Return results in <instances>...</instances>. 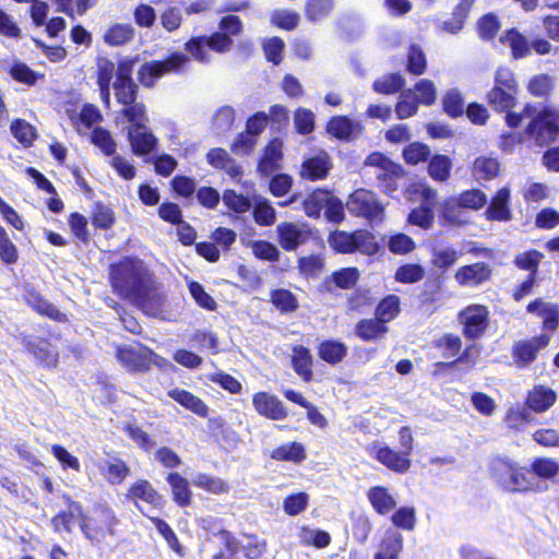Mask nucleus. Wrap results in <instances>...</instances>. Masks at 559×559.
Returning a JSON list of instances; mask_svg holds the SVG:
<instances>
[{"label": "nucleus", "instance_id": "nucleus-33", "mask_svg": "<svg viewBox=\"0 0 559 559\" xmlns=\"http://www.w3.org/2000/svg\"><path fill=\"white\" fill-rule=\"evenodd\" d=\"M165 479L170 488L173 501L180 508L189 507L192 503L189 480L178 472H169Z\"/></svg>", "mask_w": 559, "mask_h": 559}, {"label": "nucleus", "instance_id": "nucleus-18", "mask_svg": "<svg viewBox=\"0 0 559 559\" xmlns=\"http://www.w3.org/2000/svg\"><path fill=\"white\" fill-rule=\"evenodd\" d=\"M124 498L139 508V502L160 509L165 504L163 495L145 478H139L128 487Z\"/></svg>", "mask_w": 559, "mask_h": 559}, {"label": "nucleus", "instance_id": "nucleus-35", "mask_svg": "<svg viewBox=\"0 0 559 559\" xmlns=\"http://www.w3.org/2000/svg\"><path fill=\"white\" fill-rule=\"evenodd\" d=\"M404 539L401 533L388 530L382 537L379 549L373 559H400L403 551Z\"/></svg>", "mask_w": 559, "mask_h": 559}, {"label": "nucleus", "instance_id": "nucleus-15", "mask_svg": "<svg viewBox=\"0 0 559 559\" xmlns=\"http://www.w3.org/2000/svg\"><path fill=\"white\" fill-rule=\"evenodd\" d=\"M115 355L119 364L131 373H144L152 367L154 352L147 346L135 349L132 346L117 345Z\"/></svg>", "mask_w": 559, "mask_h": 559}, {"label": "nucleus", "instance_id": "nucleus-27", "mask_svg": "<svg viewBox=\"0 0 559 559\" xmlns=\"http://www.w3.org/2000/svg\"><path fill=\"white\" fill-rule=\"evenodd\" d=\"M207 164L217 170L225 171L230 178L237 179L242 176L241 166L223 147H213L205 155Z\"/></svg>", "mask_w": 559, "mask_h": 559}, {"label": "nucleus", "instance_id": "nucleus-9", "mask_svg": "<svg viewBox=\"0 0 559 559\" xmlns=\"http://www.w3.org/2000/svg\"><path fill=\"white\" fill-rule=\"evenodd\" d=\"M366 165L378 168L376 174L378 187L385 195L394 198L395 193L402 190L407 173L401 164L393 162L381 152H373L368 155Z\"/></svg>", "mask_w": 559, "mask_h": 559}, {"label": "nucleus", "instance_id": "nucleus-3", "mask_svg": "<svg viewBox=\"0 0 559 559\" xmlns=\"http://www.w3.org/2000/svg\"><path fill=\"white\" fill-rule=\"evenodd\" d=\"M218 27L221 31L213 32L211 35L192 36L185 43V51L200 63L211 61L209 50L218 55L230 51L234 47L233 36L242 33V22L238 15L228 14L219 20Z\"/></svg>", "mask_w": 559, "mask_h": 559}, {"label": "nucleus", "instance_id": "nucleus-25", "mask_svg": "<svg viewBox=\"0 0 559 559\" xmlns=\"http://www.w3.org/2000/svg\"><path fill=\"white\" fill-rule=\"evenodd\" d=\"M331 169V158L326 152H322L319 155L306 158L300 166L299 175L302 179L319 181L324 180Z\"/></svg>", "mask_w": 559, "mask_h": 559}, {"label": "nucleus", "instance_id": "nucleus-20", "mask_svg": "<svg viewBox=\"0 0 559 559\" xmlns=\"http://www.w3.org/2000/svg\"><path fill=\"white\" fill-rule=\"evenodd\" d=\"M252 406L261 417L270 420H284L288 416L284 403L266 391H259L252 395Z\"/></svg>", "mask_w": 559, "mask_h": 559}, {"label": "nucleus", "instance_id": "nucleus-7", "mask_svg": "<svg viewBox=\"0 0 559 559\" xmlns=\"http://www.w3.org/2000/svg\"><path fill=\"white\" fill-rule=\"evenodd\" d=\"M329 247L338 254H353L360 252L372 257L380 251L377 237L368 229L358 228L353 231L335 229L326 238Z\"/></svg>", "mask_w": 559, "mask_h": 559}, {"label": "nucleus", "instance_id": "nucleus-51", "mask_svg": "<svg viewBox=\"0 0 559 559\" xmlns=\"http://www.w3.org/2000/svg\"><path fill=\"white\" fill-rule=\"evenodd\" d=\"M441 103L442 109L449 118L456 119L464 115V96L457 88L448 90L442 95Z\"/></svg>", "mask_w": 559, "mask_h": 559}, {"label": "nucleus", "instance_id": "nucleus-41", "mask_svg": "<svg viewBox=\"0 0 559 559\" xmlns=\"http://www.w3.org/2000/svg\"><path fill=\"white\" fill-rule=\"evenodd\" d=\"M120 115L130 123L129 130H144L148 121L146 106L142 102L134 100L133 104L122 105Z\"/></svg>", "mask_w": 559, "mask_h": 559}, {"label": "nucleus", "instance_id": "nucleus-56", "mask_svg": "<svg viewBox=\"0 0 559 559\" xmlns=\"http://www.w3.org/2000/svg\"><path fill=\"white\" fill-rule=\"evenodd\" d=\"M193 484L195 487L212 495H224L230 490V485L227 480L206 473L198 474L193 479Z\"/></svg>", "mask_w": 559, "mask_h": 559}, {"label": "nucleus", "instance_id": "nucleus-42", "mask_svg": "<svg viewBox=\"0 0 559 559\" xmlns=\"http://www.w3.org/2000/svg\"><path fill=\"white\" fill-rule=\"evenodd\" d=\"M270 457L278 462L298 464L306 460V450L301 443L293 441L274 448L270 453Z\"/></svg>", "mask_w": 559, "mask_h": 559}, {"label": "nucleus", "instance_id": "nucleus-64", "mask_svg": "<svg viewBox=\"0 0 559 559\" xmlns=\"http://www.w3.org/2000/svg\"><path fill=\"white\" fill-rule=\"evenodd\" d=\"M390 520L396 528L411 532L416 526V509L411 506L395 508Z\"/></svg>", "mask_w": 559, "mask_h": 559}, {"label": "nucleus", "instance_id": "nucleus-30", "mask_svg": "<svg viewBox=\"0 0 559 559\" xmlns=\"http://www.w3.org/2000/svg\"><path fill=\"white\" fill-rule=\"evenodd\" d=\"M283 142L280 138H274L264 146L261 157L258 162V170L263 175H271L281 168L283 158Z\"/></svg>", "mask_w": 559, "mask_h": 559}, {"label": "nucleus", "instance_id": "nucleus-36", "mask_svg": "<svg viewBox=\"0 0 559 559\" xmlns=\"http://www.w3.org/2000/svg\"><path fill=\"white\" fill-rule=\"evenodd\" d=\"M499 41L510 47L513 59H523L531 52L528 39L516 27L504 31Z\"/></svg>", "mask_w": 559, "mask_h": 559}, {"label": "nucleus", "instance_id": "nucleus-50", "mask_svg": "<svg viewBox=\"0 0 559 559\" xmlns=\"http://www.w3.org/2000/svg\"><path fill=\"white\" fill-rule=\"evenodd\" d=\"M299 543L301 546H313L318 549L326 548L331 542V535L324 530H312L308 526H301L298 532Z\"/></svg>", "mask_w": 559, "mask_h": 559}, {"label": "nucleus", "instance_id": "nucleus-47", "mask_svg": "<svg viewBox=\"0 0 559 559\" xmlns=\"http://www.w3.org/2000/svg\"><path fill=\"white\" fill-rule=\"evenodd\" d=\"M401 311V298L397 295L390 294L378 301L374 316L388 324L397 318Z\"/></svg>", "mask_w": 559, "mask_h": 559}, {"label": "nucleus", "instance_id": "nucleus-16", "mask_svg": "<svg viewBox=\"0 0 559 559\" xmlns=\"http://www.w3.org/2000/svg\"><path fill=\"white\" fill-rule=\"evenodd\" d=\"M21 343L24 349L31 354L37 362L48 369H55L59 364V352L47 337L22 336Z\"/></svg>", "mask_w": 559, "mask_h": 559}, {"label": "nucleus", "instance_id": "nucleus-12", "mask_svg": "<svg viewBox=\"0 0 559 559\" xmlns=\"http://www.w3.org/2000/svg\"><path fill=\"white\" fill-rule=\"evenodd\" d=\"M136 59L124 57L117 63L116 78L112 82L115 97L118 104H133L138 100L139 85L133 80V69Z\"/></svg>", "mask_w": 559, "mask_h": 559}, {"label": "nucleus", "instance_id": "nucleus-54", "mask_svg": "<svg viewBox=\"0 0 559 559\" xmlns=\"http://www.w3.org/2000/svg\"><path fill=\"white\" fill-rule=\"evenodd\" d=\"M405 70L414 76L423 75L427 71L426 53L419 45L412 44L408 46Z\"/></svg>", "mask_w": 559, "mask_h": 559}, {"label": "nucleus", "instance_id": "nucleus-29", "mask_svg": "<svg viewBox=\"0 0 559 559\" xmlns=\"http://www.w3.org/2000/svg\"><path fill=\"white\" fill-rule=\"evenodd\" d=\"M366 496L368 502L378 515L386 516L396 508V500L385 486H372L367 490Z\"/></svg>", "mask_w": 559, "mask_h": 559}, {"label": "nucleus", "instance_id": "nucleus-26", "mask_svg": "<svg viewBox=\"0 0 559 559\" xmlns=\"http://www.w3.org/2000/svg\"><path fill=\"white\" fill-rule=\"evenodd\" d=\"M277 241L283 250L295 251L309 238V233L300 229L295 223L283 222L276 227Z\"/></svg>", "mask_w": 559, "mask_h": 559}, {"label": "nucleus", "instance_id": "nucleus-40", "mask_svg": "<svg viewBox=\"0 0 559 559\" xmlns=\"http://www.w3.org/2000/svg\"><path fill=\"white\" fill-rule=\"evenodd\" d=\"M99 471L111 485H121L131 474L129 464L120 457L107 461L103 466H99Z\"/></svg>", "mask_w": 559, "mask_h": 559}, {"label": "nucleus", "instance_id": "nucleus-59", "mask_svg": "<svg viewBox=\"0 0 559 559\" xmlns=\"http://www.w3.org/2000/svg\"><path fill=\"white\" fill-rule=\"evenodd\" d=\"M545 258L544 253L537 249H530L514 257L513 264L528 274L537 276L539 264Z\"/></svg>", "mask_w": 559, "mask_h": 559}, {"label": "nucleus", "instance_id": "nucleus-4", "mask_svg": "<svg viewBox=\"0 0 559 559\" xmlns=\"http://www.w3.org/2000/svg\"><path fill=\"white\" fill-rule=\"evenodd\" d=\"M490 478L504 491L512 493H538L546 491L548 485L533 475L530 466L507 457H495L489 464Z\"/></svg>", "mask_w": 559, "mask_h": 559}, {"label": "nucleus", "instance_id": "nucleus-34", "mask_svg": "<svg viewBox=\"0 0 559 559\" xmlns=\"http://www.w3.org/2000/svg\"><path fill=\"white\" fill-rule=\"evenodd\" d=\"M318 357L331 366L341 364L348 354V347L338 340H323L317 346Z\"/></svg>", "mask_w": 559, "mask_h": 559}, {"label": "nucleus", "instance_id": "nucleus-21", "mask_svg": "<svg viewBox=\"0 0 559 559\" xmlns=\"http://www.w3.org/2000/svg\"><path fill=\"white\" fill-rule=\"evenodd\" d=\"M25 304L41 317H46L55 322L64 323L68 321V316L57 309L50 301H48L39 290L34 287L26 288L23 296Z\"/></svg>", "mask_w": 559, "mask_h": 559}, {"label": "nucleus", "instance_id": "nucleus-17", "mask_svg": "<svg viewBox=\"0 0 559 559\" xmlns=\"http://www.w3.org/2000/svg\"><path fill=\"white\" fill-rule=\"evenodd\" d=\"M63 502L67 509L57 512L50 520V524L55 533L58 534H71L73 531V524L78 520L79 527L81 528V522L84 516V507L81 502L74 500L70 495H63Z\"/></svg>", "mask_w": 559, "mask_h": 559}, {"label": "nucleus", "instance_id": "nucleus-19", "mask_svg": "<svg viewBox=\"0 0 559 559\" xmlns=\"http://www.w3.org/2000/svg\"><path fill=\"white\" fill-rule=\"evenodd\" d=\"M492 267L485 261L460 266L455 273V282L462 287H478L492 278Z\"/></svg>", "mask_w": 559, "mask_h": 559}, {"label": "nucleus", "instance_id": "nucleus-55", "mask_svg": "<svg viewBox=\"0 0 559 559\" xmlns=\"http://www.w3.org/2000/svg\"><path fill=\"white\" fill-rule=\"evenodd\" d=\"M500 173V164L496 158L479 156L475 158L472 174L477 180H492Z\"/></svg>", "mask_w": 559, "mask_h": 559}, {"label": "nucleus", "instance_id": "nucleus-45", "mask_svg": "<svg viewBox=\"0 0 559 559\" xmlns=\"http://www.w3.org/2000/svg\"><path fill=\"white\" fill-rule=\"evenodd\" d=\"M530 467L536 479L543 483L555 479L559 474V463L552 457L537 456Z\"/></svg>", "mask_w": 559, "mask_h": 559}, {"label": "nucleus", "instance_id": "nucleus-58", "mask_svg": "<svg viewBox=\"0 0 559 559\" xmlns=\"http://www.w3.org/2000/svg\"><path fill=\"white\" fill-rule=\"evenodd\" d=\"M10 131L14 139L25 147L32 146L37 138L36 129L28 121L21 118L12 120Z\"/></svg>", "mask_w": 559, "mask_h": 559}, {"label": "nucleus", "instance_id": "nucleus-57", "mask_svg": "<svg viewBox=\"0 0 559 559\" xmlns=\"http://www.w3.org/2000/svg\"><path fill=\"white\" fill-rule=\"evenodd\" d=\"M163 78L157 60L143 62L136 72V80L144 88L152 90Z\"/></svg>", "mask_w": 559, "mask_h": 559}, {"label": "nucleus", "instance_id": "nucleus-22", "mask_svg": "<svg viewBox=\"0 0 559 559\" xmlns=\"http://www.w3.org/2000/svg\"><path fill=\"white\" fill-rule=\"evenodd\" d=\"M526 312L542 318L543 333L552 334L559 328V305L546 302L542 298H535L526 306Z\"/></svg>", "mask_w": 559, "mask_h": 559}, {"label": "nucleus", "instance_id": "nucleus-32", "mask_svg": "<svg viewBox=\"0 0 559 559\" xmlns=\"http://www.w3.org/2000/svg\"><path fill=\"white\" fill-rule=\"evenodd\" d=\"M167 395L180 406L197 416L201 418H206L209 416L210 408L207 404L192 392L180 388H174L167 392Z\"/></svg>", "mask_w": 559, "mask_h": 559}, {"label": "nucleus", "instance_id": "nucleus-2", "mask_svg": "<svg viewBox=\"0 0 559 559\" xmlns=\"http://www.w3.org/2000/svg\"><path fill=\"white\" fill-rule=\"evenodd\" d=\"M501 114L506 115V124L511 129L519 128L525 117L530 118L523 133L525 139L536 146L545 147L559 139V107L544 105L538 109L527 103L520 112L509 108Z\"/></svg>", "mask_w": 559, "mask_h": 559}, {"label": "nucleus", "instance_id": "nucleus-13", "mask_svg": "<svg viewBox=\"0 0 559 559\" xmlns=\"http://www.w3.org/2000/svg\"><path fill=\"white\" fill-rule=\"evenodd\" d=\"M551 336L540 333L530 338L515 341L511 347V356L516 368L523 369L532 365L542 349L550 344Z\"/></svg>", "mask_w": 559, "mask_h": 559}, {"label": "nucleus", "instance_id": "nucleus-23", "mask_svg": "<svg viewBox=\"0 0 559 559\" xmlns=\"http://www.w3.org/2000/svg\"><path fill=\"white\" fill-rule=\"evenodd\" d=\"M511 192L507 187H502L491 197L490 202L484 213L489 222H509L512 219L510 209Z\"/></svg>", "mask_w": 559, "mask_h": 559}, {"label": "nucleus", "instance_id": "nucleus-28", "mask_svg": "<svg viewBox=\"0 0 559 559\" xmlns=\"http://www.w3.org/2000/svg\"><path fill=\"white\" fill-rule=\"evenodd\" d=\"M117 66L106 57L96 59V83L99 90L102 102L105 106L110 105V86L112 75H116Z\"/></svg>", "mask_w": 559, "mask_h": 559}, {"label": "nucleus", "instance_id": "nucleus-11", "mask_svg": "<svg viewBox=\"0 0 559 559\" xmlns=\"http://www.w3.org/2000/svg\"><path fill=\"white\" fill-rule=\"evenodd\" d=\"M348 212L369 223H381L384 219L385 207L377 194L367 189H356L346 202Z\"/></svg>", "mask_w": 559, "mask_h": 559}, {"label": "nucleus", "instance_id": "nucleus-61", "mask_svg": "<svg viewBox=\"0 0 559 559\" xmlns=\"http://www.w3.org/2000/svg\"><path fill=\"white\" fill-rule=\"evenodd\" d=\"M163 76L175 73L179 74L185 71L190 58L181 51H171L165 59L157 60Z\"/></svg>", "mask_w": 559, "mask_h": 559}, {"label": "nucleus", "instance_id": "nucleus-48", "mask_svg": "<svg viewBox=\"0 0 559 559\" xmlns=\"http://www.w3.org/2000/svg\"><path fill=\"white\" fill-rule=\"evenodd\" d=\"M555 88V80L548 73L533 75L527 83V92L535 98L549 99Z\"/></svg>", "mask_w": 559, "mask_h": 559}, {"label": "nucleus", "instance_id": "nucleus-43", "mask_svg": "<svg viewBox=\"0 0 559 559\" xmlns=\"http://www.w3.org/2000/svg\"><path fill=\"white\" fill-rule=\"evenodd\" d=\"M270 302L282 314H289L298 310L297 296L286 288H275L270 292Z\"/></svg>", "mask_w": 559, "mask_h": 559}, {"label": "nucleus", "instance_id": "nucleus-14", "mask_svg": "<svg viewBox=\"0 0 559 559\" xmlns=\"http://www.w3.org/2000/svg\"><path fill=\"white\" fill-rule=\"evenodd\" d=\"M462 333L467 340L481 337L489 326V311L484 305H469L459 313Z\"/></svg>", "mask_w": 559, "mask_h": 559}, {"label": "nucleus", "instance_id": "nucleus-53", "mask_svg": "<svg viewBox=\"0 0 559 559\" xmlns=\"http://www.w3.org/2000/svg\"><path fill=\"white\" fill-rule=\"evenodd\" d=\"M134 38V28L130 24L116 23L104 34V41L111 47L123 46Z\"/></svg>", "mask_w": 559, "mask_h": 559}, {"label": "nucleus", "instance_id": "nucleus-38", "mask_svg": "<svg viewBox=\"0 0 559 559\" xmlns=\"http://www.w3.org/2000/svg\"><path fill=\"white\" fill-rule=\"evenodd\" d=\"M389 331L388 325L378 317L361 319L355 325V334L364 342L374 341Z\"/></svg>", "mask_w": 559, "mask_h": 559}, {"label": "nucleus", "instance_id": "nucleus-24", "mask_svg": "<svg viewBox=\"0 0 559 559\" xmlns=\"http://www.w3.org/2000/svg\"><path fill=\"white\" fill-rule=\"evenodd\" d=\"M290 366L304 382L309 383L313 380L314 359L307 346L301 344L292 346Z\"/></svg>", "mask_w": 559, "mask_h": 559}, {"label": "nucleus", "instance_id": "nucleus-1", "mask_svg": "<svg viewBox=\"0 0 559 559\" xmlns=\"http://www.w3.org/2000/svg\"><path fill=\"white\" fill-rule=\"evenodd\" d=\"M108 280L112 292L130 301L148 317L163 310L165 297L154 274L135 257L126 255L109 265Z\"/></svg>", "mask_w": 559, "mask_h": 559}, {"label": "nucleus", "instance_id": "nucleus-46", "mask_svg": "<svg viewBox=\"0 0 559 559\" xmlns=\"http://www.w3.org/2000/svg\"><path fill=\"white\" fill-rule=\"evenodd\" d=\"M406 84L405 79L397 72L386 73L372 82V90L377 94L393 95L401 92Z\"/></svg>", "mask_w": 559, "mask_h": 559}, {"label": "nucleus", "instance_id": "nucleus-31", "mask_svg": "<svg viewBox=\"0 0 559 559\" xmlns=\"http://www.w3.org/2000/svg\"><path fill=\"white\" fill-rule=\"evenodd\" d=\"M556 401L557 394L551 388L537 384L527 392L525 405L531 411L540 414L555 405Z\"/></svg>", "mask_w": 559, "mask_h": 559}, {"label": "nucleus", "instance_id": "nucleus-6", "mask_svg": "<svg viewBox=\"0 0 559 559\" xmlns=\"http://www.w3.org/2000/svg\"><path fill=\"white\" fill-rule=\"evenodd\" d=\"M401 450L396 451L386 444L373 442L368 447L369 455L381 465L395 474H405L412 467V453L414 451V437L411 427L399 429Z\"/></svg>", "mask_w": 559, "mask_h": 559}, {"label": "nucleus", "instance_id": "nucleus-49", "mask_svg": "<svg viewBox=\"0 0 559 559\" xmlns=\"http://www.w3.org/2000/svg\"><path fill=\"white\" fill-rule=\"evenodd\" d=\"M376 298L370 288H357L346 299L349 312L365 313L373 307Z\"/></svg>", "mask_w": 559, "mask_h": 559}, {"label": "nucleus", "instance_id": "nucleus-62", "mask_svg": "<svg viewBox=\"0 0 559 559\" xmlns=\"http://www.w3.org/2000/svg\"><path fill=\"white\" fill-rule=\"evenodd\" d=\"M431 155L430 147L423 142H412L404 146L402 156L407 165L416 166L420 163H425Z\"/></svg>", "mask_w": 559, "mask_h": 559}, {"label": "nucleus", "instance_id": "nucleus-52", "mask_svg": "<svg viewBox=\"0 0 559 559\" xmlns=\"http://www.w3.org/2000/svg\"><path fill=\"white\" fill-rule=\"evenodd\" d=\"M91 222L95 229L108 230L116 224V214L103 202H95L91 213Z\"/></svg>", "mask_w": 559, "mask_h": 559}, {"label": "nucleus", "instance_id": "nucleus-37", "mask_svg": "<svg viewBox=\"0 0 559 559\" xmlns=\"http://www.w3.org/2000/svg\"><path fill=\"white\" fill-rule=\"evenodd\" d=\"M128 140L131 145V150L136 156H144L152 153L157 146V138L146 129L144 130H129Z\"/></svg>", "mask_w": 559, "mask_h": 559}, {"label": "nucleus", "instance_id": "nucleus-8", "mask_svg": "<svg viewBox=\"0 0 559 559\" xmlns=\"http://www.w3.org/2000/svg\"><path fill=\"white\" fill-rule=\"evenodd\" d=\"M520 84L515 73L508 67H499L493 74L492 87L485 100L495 112H502L518 105Z\"/></svg>", "mask_w": 559, "mask_h": 559}, {"label": "nucleus", "instance_id": "nucleus-39", "mask_svg": "<svg viewBox=\"0 0 559 559\" xmlns=\"http://www.w3.org/2000/svg\"><path fill=\"white\" fill-rule=\"evenodd\" d=\"M332 193L333 192L328 189H314L302 201L305 214L310 218L318 219L321 216L322 210H325Z\"/></svg>", "mask_w": 559, "mask_h": 559}, {"label": "nucleus", "instance_id": "nucleus-60", "mask_svg": "<svg viewBox=\"0 0 559 559\" xmlns=\"http://www.w3.org/2000/svg\"><path fill=\"white\" fill-rule=\"evenodd\" d=\"M354 129L355 123L347 116H334L325 126L326 132L337 140H348Z\"/></svg>", "mask_w": 559, "mask_h": 559}, {"label": "nucleus", "instance_id": "nucleus-44", "mask_svg": "<svg viewBox=\"0 0 559 559\" xmlns=\"http://www.w3.org/2000/svg\"><path fill=\"white\" fill-rule=\"evenodd\" d=\"M427 162V173L432 180L444 182L450 178L453 164L448 155H430Z\"/></svg>", "mask_w": 559, "mask_h": 559}, {"label": "nucleus", "instance_id": "nucleus-63", "mask_svg": "<svg viewBox=\"0 0 559 559\" xmlns=\"http://www.w3.org/2000/svg\"><path fill=\"white\" fill-rule=\"evenodd\" d=\"M252 217L259 226L269 227L275 223L276 212L267 199L260 198L253 205Z\"/></svg>", "mask_w": 559, "mask_h": 559}, {"label": "nucleus", "instance_id": "nucleus-5", "mask_svg": "<svg viewBox=\"0 0 559 559\" xmlns=\"http://www.w3.org/2000/svg\"><path fill=\"white\" fill-rule=\"evenodd\" d=\"M120 519L107 503H96L90 512L84 511L81 533L94 547L103 548L109 538L118 536Z\"/></svg>", "mask_w": 559, "mask_h": 559}, {"label": "nucleus", "instance_id": "nucleus-10", "mask_svg": "<svg viewBox=\"0 0 559 559\" xmlns=\"http://www.w3.org/2000/svg\"><path fill=\"white\" fill-rule=\"evenodd\" d=\"M407 191L411 194H419L421 204L411 210L407 223L424 230L432 228L435 223V207L437 205L438 192L424 182H414Z\"/></svg>", "mask_w": 559, "mask_h": 559}]
</instances>
